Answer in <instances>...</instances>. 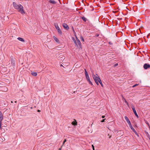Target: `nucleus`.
Returning a JSON list of instances; mask_svg holds the SVG:
<instances>
[{
  "instance_id": "6",
  "label": "nucleus",
  "mask_w": 150,
  "mask_h": 150,
  "mask_svg": "<svg viewBox=\"0 0 150 150\" xmlns=\"http://www.w3.org/2000/svg\"><path fill=\"white\" fill-rule=\"evenodd\" d=\"M144 68L145 69H147L148 68L150 67V65L147 64H145L144 65Z\"/></svg>"
},
{
  "instance_id": "32",
  "label": "nucleus",
  "mask_w": 150,
  "mask_h": 150,
  "mask_svg": "<svg viewBox=\"0 0 150 150\" xmlns=\"http://www.w3.org/2000/svg\"><path fill=\"white\" fill-rule=\"evenodd\" d=\"M118 65V64L117 63V64H116L115 65V66H117Z\"/></svg>"
},
{
  "instance_id": "33",
  "label": "nucleus",
  "mask_w": 150,
  "mask_h": 150,
  "mask_svg": "<svg viewBox=\"0 0 150 150\" xmlns=\"http://www.w3.org/2000/svg\"><path fill=\"white\" fill-rule=\"evenodd\" d=\"M105 117V116H102V117L103 118H104Z\"/></svg>"
},
{
  "instance_id": "9",
  "label": "nucleus",
  "mask_w": 150,
  "mask_h": 150,
  "mask_svg": "<svg viewBox=\"0 0 150 150\" xmlns=\"http://www.w3.org/2000/svg\"><path fill=\"white\" fill-rule=\"evenodd\" d=\"M125 120L128 123H129V122H130V120H129V119L128 118V117L127 116H125Z\"/></svg>"
},
{
  "instance_id": "17",
  "label": "nucleus",
  "mask_w": 150,
  "mask_h": 150,
  "mask_svg": "<svg viewBox=\"0 0 150 150\" xmlns=\"http://www.w3.org/2000/svg\"><path fill=\"white\" fill-rule=\"evenodd\" d=\"M98 82L101 84L102 87L103 86V85L100 79H99V81H98Z\"/></svg>"
},
{
  "instance_id": "8",
  "label": "nucleus",
  "mask_w": 150,
  "mask_h": 150,
  "mask_svg": "<svg viewBox=\"0 0 150 150\" xmlns=\"http://www.w3.org/2000/svg\"><path fill=\"white\" fill-rule=\"evenodd\" d=\"M131 129L133 131V132L137 135V134L136 130L134 129L133 128L132 126H131L130 127Z\"/></svg>"
},
{
  "instance_id": "21",
  "label": "nucleus",
  "mask_w": 150,
  "mask_h": 150,
  "mask_svg": "<svg viewBox=\"0 0 150 150\" xmlns=\"http://www.w3.org/2000/svg\"><path fill=\"white\" fill-rule=\"evenodd\" d=\"M81 39L82 41L83 42L84 41V40L83 38L82 37V36L81 37Z\"/></svg>"
},
{
  "instance_id": "13",
  "label": "nucleus",
  "mask_w": 150,
  "mask_h": 150,
  "mask_svg": "<svg viewBox=\"0 0 150 150\" xmlns=\"http://www.w3.org/2000/svg\"><path fill=\"white\" fill-rule=\"evenodd\" d=\"M75 120V121H73L72 122V125H77V122H76V121L75 120Z\"/></svg>"
},
{
  "instance_id": "4",
  "label": "nucleus",
  "mask_w": 150,
  "mask_h": 150,
  "mask_svg": "<svg viewBox=\"0 0 150 150\" xmlns=\"http://www.w3.org/2000/svg\"><path fill=\"white\" fill-rule=\"evenodd\" d=\"M3 119V115L1 111H0V128L1 129V122Z\"/></svg>"
},
{
  "instance_id": "1",
  "label": "nucleus",
  "mask_w": 150,
  "mask_h": 150,
  "mask_svg": "<svg viewBox=\"0 0 150 150\" xmlns=\"http://www.w3.org/2000/svg\"><path fill=\"white\" fill-rule=\"evenodd\" d=\"M13 5L15 9L17 10L22 14L25 13L23 6L20 4H17L15 2L13 3Z\"/></svg>"
},
{
  "instance_id": "36",
  "label": "nucleus",
  "mask_w": 150,
  "mask_h": 150,
  "mask_svg": "<svg viewBox=\"0 0 150 150\" xmlns=\"http://www.w3.org/2000/svg\"><path fill=\"white\" fill-rule=\"evenodd\" d=\"M149 129H150V127H149Z\"/></svg>"
},
{
  "instance_id": "10",
  "label": "nucleus",
  "mask_w": 150,
  "mask_h": 150,
  "mask_svg": "<svg viewBox=\"0 0 150 150\" xmlns=\"http://www.w3.org/2000/svg\"><path fill=\"white\" fill-rule=\"evenodd\" d=\"M57 30V32H58V33L59 35H61L62 34V32L61 30L60 29V28H59Z\"/></svg>"
},
{
  "instance_id": "2",
  "label": "nucleus",
  "mask_w": 150,
  "mask_h": 150,
  "mask_svg": "<svg viewBox=\"0 0 150 150\" xmlns=\"http://www.w3.org/2000/svg\"><path fill=\"white\" fill-rule=\"evenodd\" d=\"M73 31L74 33V35L75 36L76 38V40H75V39L73 37L72 38V39L73 40V41L74 42V43L75 44V45L76 46H78V45H79V46H81V44L79 41V39L76 36V34L74 31V30H73Z\"/></svg>"
},
{
  "instance_id": "11",
  "label": "nucleus",
  "mask_w": 150,
  "mask_h": 150,
  "mask_svg": "<svg viewBox=\"0 0 150 150\" xmlns=\"http://www.w3.org/2000/svg\"><path fill=\"white\" fill-rule=\"evenodd\" d=\"M49 1L50 3L52 4H55L56 3V2L53 0H50Z\"/></svg>"
},
{
  "instance_id": "14",
  "label": "nucleus",
  "mask_w": 150,
  "mask_h": 150,
  "mask_svg": "<svg viewBox=\"0 0 150 150\" xmlns=\"http://www.w3.org/2000/svg\"><path fill=\"white\" fill-rule=\"evenodd\" d=\"M17 39L19 40V41H22V42H24V40H23V38H18Z\"/></svg>"
},
{
  "instance_id": "23",
  "label": "nucleus",
  "mask_w": 150,
  "mask_h": 150,
  "mask_svg": "<svg viewBox=\"0 0 150 150\" xmlns=\"http://www.w3.org/2000/svg\"><path fill=\"white\" fill-rule=\"evenodd\" d=\"M124 100H125V102L126 103V104L127 105V106L129 107L128 104V103L127 102V101L125 99H124Z\"/></svg>"
},
{
  "instance_id": "28",
  "label": "nucleus",
  "mask_w": 150,
  "mask_h": 150,
  "mask_svg": "<svg viewBox=\"0 0 150 150\" xmlns=\"http://www.w3.org/2000/svg\"><path fill=\"white\" fill-rule=\"evenodd\" d=\"M92 148H93V150H95V149H94V146H93V145H92Z\"/></svg>"
},
{
  "instance_id": "3",
  "label": "nucleus",
  "mask_w": 150,
  "mask_h": 150,
  "mask_svg": "<svg viewBox=\"0 0 150 150\" xmlns=\"http://www.w3.org/2000/svg\"><path fill=\"white\" fill-rule=\"evenodd\" d=\"M92 75L95 82L98 85H99L98 81H99V79H100L98 75L97 74L94 75L93 73L92 74Z\"/></svg>"
},
{
  "instance_id": "22",
  "label": "nucleus",
  "mask_w": 150,
  "mask_h": 150,
  "mask_svg": "<svg viewBox=\"0 0 150 150\" xmlns=\"http://www.w3.org/2000/svg\"><path fill=\"white\" fill-rule=\"evenodd\" d=\"M66 142V139H65L64 140L63 143V144H62V146H63L64 144Z\"/></svg>"
},
{
  "instance_id": "15",
  "label": "nucleus",
  "mask_w": 150,
  "mask_h": 150,
  "mask_svg": "<svg viewBox=\"0 0 150 150\" xmlns=\"http://www.w3.org/2000/svg\"><path fill=\"white\" fill-rule=\"evenodd\" d=\"M31 74L32 75L34 76H36L37 75V73L36 72H32Z\"/></svg>"
},
{
  "instance_id": "34",
  "label": "nucleus",
  "mask_w": 150,
  "mask_h": 150,
  "mask_svg": "<svg viewBox=\"0 0 150 150\" xmlns=\"http://www.w3.org/2000/svg\"><path fill=\"white\" fill-rule=\"evenodd\" d=\"M40 110H38V112H40Z\"/></svg>"
},
{
  "instance_id": "20",
  "label": "nucleus",
  "mask_w": 150,
  "mask_h": 150,
  "mask_svg": "<svg viewBox=\"0 0 150 150\" xmlns=\"http://www.w3.org/2000/svg\"><path fill=\"white\" fill-rule=\"evenodd\" d=\"M86 76L88 81L89 80H90L88 75Z\"/></svg>"
},
{
  "instance_id": "16",
  "label": "nucleus",
  "mask_w": 150,
  "mask_h": 150,
  "mask_svg": "<svg viewBox=\"0 0 150 150\" xmlns=\"http://www.w3.org/2000/svg\"><path fill=\"white\" fill-rule=\"evenodd\" d=\"M54 26H55V27L57 29H58V28H59V27L58 26V25L57 24V23H55L54 24Z\"/></svg>"
},
{
  "instance_id": "25",
  "label": "nucleus",
  "mask_w": 150,
  "mask_h": 150,
  "mask_svg": "<svg viewBox=\"0 0 150 150\" xmlns=\"http://www.w3.org/2000/svg\"><path fill=\"white\" fill-rule=\"evenodd\" d=\"M128 124L129 125V126L130 127H131V126H132V125L131 123V122H130L129 123H128Z\"/></svg>"
},
{
  "instance_id": "26",
  "label": "nucleus",
  "mask_w": 150,
  "mask_h": 150,
  "mask_svg": "<svg viewBox=\"0 0 150 150\" xmlns=\"http://www.w3.org/2000/svg\"><path fill=\"white\" fill-rule=\"evenodd\" d=\"M88 81L89 82V83L90 84H91V85H92V82H91V81H90V80H89Z\"/></svg>"
},
{
  "instance_id": "18",
  "label": "nucleus",
  "mask_w": 150,
  "mask_h": 150,
  "mask_svg": "<svg viewBox=\"0 0 150 150\" xmlns=\"http://www.w3.org/2000/svg\"><path fill=\"white\" fill-rule=\"evenodd\" d=\"M82 19L84 21H86L87 20L86 18L84 17H82Z\"/></svg>"
},
{
  "instance_id": "5",
  "label": "nucleus",
  "mask_w": 150,
  "mask_h": 150,
  "mask_svg": "<svg viewBox=\"0 0 150 150\" xmlns=\"http://www.w3.org/2000/svg\"><path fill=\"white\" fill-rule=\"evenodd\" d=\"M132 108L136 116L137 117V118H138L139 116L136 112V111L135 109V107L133 105H132Z\"/></svg>"
},
{
  "instance_id": "29",
  "label": "nucleus",
  "mask_w": 150,
  "mask_h": 150,
  "mask_svg": "<svg viewBox=\"0 0 150 150\" xmlns=\"http://www.w3.org/2000/svg\"><path fill=\"white\" fill-rule=\"evenodd\" d=\"M7 90V88H5V89H4V91H6Z\"/></svg>"
},
{
  "instance_id": "19",
  "label": "nucleus",
  "mask_w": 150,
  "mask_h": 150,
  "mask_svg": "<svg viewBox=\"0 0 150 150\" xmlns=\"http://www.w3.org/2000/svg\"><path fill=\"white\" fill-rule=\"evenodd\" d=\"M85 73L86 76L88 75V74L86 69H85Z\"/></svg>"
},
{
  "instance_id": "31",
  "label": "nucleus",
  "mask_w": 150,
  "mask_h": 150,
  "mask_svg": "<svg viewBox=\"0 0 150 150\" xmlns=\"http://www.w3.org/2000/svg\"><path fill=\"white\" fill-rule=\"evenodd\" d=\"M62 146H61V148H59V150H61V149H62Z\"/></svg>"
},
{
  "instance_id": "12",
  "label": "nucleus",
  "mask_w": 150,
  "mask_h": 150,
  "mask_svg": "<svg viewBox=\"0 0 150 150\" xmlns=\"http://www.w3.org/2000/svg\"><path fill=\"white\" fill-rule=\"evenodd\" d=\"M53 38L57 42H59V40L56 37L53 36Z\"/></svg>"
},
{
  "instance_id": "35",
  "label": "nucleus",
  "mask_w": 150,
  "mask_h": 150,
  "mask_svg": "<svg viewBox=\"0 0 150 150\" xmlns=\"http://www.w3.org/2000/svg\"><path fill=\"white\" fill-rule=\"evenodd\" d=\"M60 66H62V64H61Z\"/></svg>"
},
{
  "instance_id": "7",
  "label": "nucleus",
  "mask_w": 150,
  "mask_h": 150,
  "mask_svg": "<svg viewBox=\"0 0 150 150\" xmlns=\"http://www.w3.org/2000/svg\"><path fill=\"white\" fill-rule=\"evenodd\" d=\"M63 26L66 29H69V28L68 27V25L66 23H64L63 24Z\"/></svg>"
},
{
  "instance_id": "30",
  "label": "nucleus",
  "mask_w": 150,
  "mask_h": 150,
  "mask_svg": "<svg viewBox=\"0 0 150 150\" xmlns=\"http://www.w3.org/2000/svg\"><path fill=\"white\" fill-rule=\"evenodd\" d=\"M146 123L148 125V126H149V127H150V126L149 125V123L147 122H146Z\"/></svg>"
},
{
  "instance_id": "37",
  "label": "nucleus",
  "mask_w": 150,
  "mask_h": 150,
  "mask_svg": "<svg viewBox=\"0 0 150 150\" xmlns=\"http://www.w3.org/2000/svg\"><path fill=\"white\" fill-rule=\"evenodd\" d=\"M11 102L12 103H13V102H12V101H11Z\"/></svg>"
},
{
  "instance_id": "27",
  "label": "nucleus",
  "mask_w": 150,
  "mask_h": 150,
  "mask_svg": "<svg viewBox=\"0 0 150 150\" xmlns=\"http://www.w3.org/2000/svg\"><path fill=\"white\" fill-rule=\"evenodd\" d=\"M105 119H103L102 120H101V121L102 122H105Z\"/></svg>"
},
{
  "instance_id": "24",
  "label": "nucleus",
  "mask_w": 150,
  "mask_h": 150,
  "mask_svg": "<svg viewBox=\"0 0 150 150\" xmlns=\"http://www.w3.org/2000/svg\"><path fill=\"white\" fill-rule=\"evenodd\" d=\"M138 85V84H135V85H133V86H132V87L134 88L135 86H137Z\"/></svg>"
}]
</instances>
